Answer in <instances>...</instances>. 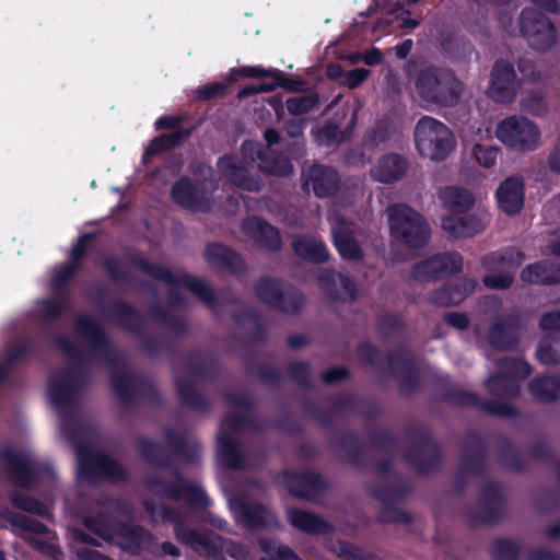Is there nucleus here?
<instances>
[{
    "label": "nucleus",
    "mask_w": 560,
    "mask_h": 560,
    "mask_svg": "<svg viewBox=\"0 0 560 560\" xmlns=\"http://www.w3.org/2000/svg\"><path fill=\"white\" fill-rule=\"evenodd\" d=\"M136 445L149 465L173 470L175 481H167L155 475L144 477V485L152 494L161 499L183 501L191 510H203L209 505V498L203 488L183 476L178 469H173L172 457L163 452L160 443L148 438H140Z\"/></svg>",
    "instance_id": "f257e3e1"
},
{
    "label": "nucleus",
    "mask_w": 560,
    "mask_h": 560,
    "mask_svg": "<svg viewBox=\"0 0 560 560\" xmlns=\"http://www.w3.org/2000/svg\"><path fill=\"white\" fill-rule=\"evenodd\" d=\"M61 430L78 450L80 478L95 480L105 478L117 481H127L129 478L125 466L105 453H93L86 445L88 427L73 417L61 421Z\"/></svg>",
    "instance_id": "f03ea898"
},
{
    "label": "nucleus",
    "mask_w": 560,
    "mask_h": 560,
    "mask_svg": "<svg viewBox=\"0 0 560 560\" xmlns=\"http://www.w3.org/2000/svg\"><path fill=\"white\" fill-rule=\"evenodd\" d=\"M422 63V58L412 56L405 65L407 77L409 79L416 77L415 85L419 96L432 104L456 105L464 89L463 83L447 69L430 66L418 71V67Z\"/></svg>",
    "instance_id": "7ed1b4c3"
},
{
    "label": "nucleus",
    "mask_w": 560,
    "mask_h": 560,
    "mask_svg": "<svg viewBox=\"0 0 560 560\" xmlns=\"http://www.w3.org/2000/svg\"><path fill=\"white\" fill-rule=\"evenodd\" d=\"M128 261L154 280H159L171 285H183L187 288L211 311H215L219 307L217 291L206 280L188 272L176 276L168 268L151 261L142 254H132L128 256Z\"/></svg>",
    "instance_id": "20e7f679"
},
{
    "label": "nucleus",
    "mask_w": 560,
    "mask_h": 560,
    "mask_svg": "<svg viewBox=\"0 0 560 560\" xmlns=\"http://www.w3.org/2000/svg\"><path fill=\"white\" fill-rule=\"evenodd\" d=\"M387 215L390 235L396 242L410 250L427 245L431 229L422 214L405 203H394L387 207Z\"/></svg>",
    "instance_id": "39448f33"
},
{
    "label": "nucleus",
    "mask_w": 560,
    "mask_h": 560,
    "mask_svg": "<svg viewBox=\"0 0 560 560\" xmlns=\"http://www.w3.org/2000/svg\"><path fill=\"white\" fill-rule=\"evenodd\" d=\"M406 438L411 445L402 450V458L412 470L418 475L427 476L441 468L443 463L441 447L427 430L412 425L407 429Z\"/></svg>",
    "instance_id": "423d86ee"
},
{
    "label": "nucleus",
    "mask_w": 560,
    "mask_h": 560,
    "mask_svg": "<svg viewBox=\"0 0 560 560\" xmlns=\"http://www.w3.org/2000/svg\"><path fill=\"white\" fill-rule=\"evenodd\" d=\"M460 459L454 476L455 492L463 494L470 477H482L488 470V445L477 431H468L460 442Z\"/></svg>",
    "instance_id": "0eeeda50"
},
{
    "label": "nucleus",
    "mask_w": 560,
    "mask_h": 560,
    "mask_svg": "<svg viewBox=\"0 0 560 560\" xmlns=\"http://www.w3.org/2000/svg\"><path fill=\"white\" fill-rule=\"evenodd\" d=\"M415 141L419 154L432 161L445 160L456 143L451 129L430 116H423L418 120Z\"/></svg>",
    "instance_id": "6e6552de"
},
{
    "label": "nucleus",
    "mask_w": 560,
    "mask_h": 560,
    "mask_svg": "<svg viewBox=\"0 0 560 560\" xmlns=\"http://www.w3.org/2000/svg\"><path fill=\"white\" fill-rule=\"evenodd\" d=\"M254 291L262 304L288 315L299 314L305 306L303 292L279 278L268 276L259 278Z\"/></svg>",
    "instance_id": "1a4fd4ad"
},
{
    "label": "nucleus",
    "mask_w": 560,
    "mask_h": 560,
    "mask_svg": "<svg viewBox=\"0 0 560 560\" xmlns=\"http://www.w3.org/2000/svg\"><path fill=\"white\" fill-rule=\"evenodd\" d=\"M86 381L88 377L83 371L70 368L49 376L48 398L60 415L75 408L79 393Z\"/></svg>",
    "instance_id": "9d476101"
},
{
    "label": "nucleus",
    "mask_w": 560,
    "mask_h": 560,
    "mask_svg": "<svg viewBox=\"0 0 560 560\" xmlns=\"http://www.w3.org/2000/svg\"><path fill=\"white\" fill-rule=\"evenodd\" d=\"M497 138L508 148L522 152L535 151L540 143V130L528 118L509 116L497 127Z\"/></svg>",
    "instance_id": "9b49d317"
},
{
    "label": "nucleus",
    "mask_w": 560,
    "mask_h": 560,
    "mask_svg": "<svg viewBox=\"0 0 560 560\" xmlns=\"http://www.w3.org/2000/svg\"><path fill=\"white\" fill-rule=\"evenodd\" d=\"M110 383L117 398L125 405H133L138 399L152 406H161L163 402L159 389L152 383L143 377H135L125 370L113 372Z\"/></svg>",
    "instance_id": "f8f14e48"
},
{
    "label": "nucleus",
    "mask_w": 560,
    "mask_h": 560,
    "mask_svg": "<svg viewBox=\"0 0 560 560\" xmlns=\"http://www.w3.org/2000/svg\"><path fill=\"white\" fill-rule=\"evenodd\" d=\"M440 399L453 407L474 408L498 418H514L518 415L517 408L511 402L483 399L475 392L454 387L444 389Z\"/></svg>",
    "instance_id": "ddd939ff"
},
{
    "label": "nucleus",
    "mask_w": 560,
    "mask_h": 560,
    "mask_svg": "<svg viewBox=\"0 0 560 560\" xmlns=\"http://www.w3.org/2000/svg\"><path fill=\"white\" fill-rule=\"evenodd\" d=\"M386 361L402 395L410 396L420 388L418 359L412 350L406 346H398L388 352Z\"/></svg>",
    "instance_id": "4468645a"
},
{
    "label": "nucleus",
    "mask_w": 560,
    "mask_h": 560,
    "mask_svg": "<svg viewBox=\"0 0 560 560\" xmlns=\"http://www.w3.org/2000/svg\"><path fill=\"white\" fill-rule=\"evenodd\" d=\"M0 464L5 469L9 480L16 487L30 489L35 483L38 475L49 467L42 466L27 453H16L10 446L0 451Z\"/></svg>",
    "instance_id": "2eb2a0df"
},
{
    "label": "nucleus",
    "mask_w": 560,
    "mask_h": 560,
    "mask_svg": "<svg viewBox=\"0 0 560 560\" xmlns=\"http://www.w3.org/2000/svg\"><path fill=\"white\" fill-rule=\"evenodd\" d=\"M504 498L500 486L494 481H487L480 487L478 503L467 512L470 526L494 525L503 516Z\"/></svg>",
    "instance_id": "dca6fc26"
},
{
    "label": "nucleus",
    "mask_w": 560,
    "mask_h": 560,
    "mask_svg": "<svg viewBox=\"0 0 560 560\" xmlns=\"http://www.w3.org/2000/svg\"><path fill=\"white\" fill-rule=\"evenodd\" d=\"M75 330L88 342V358L108 365L115 363L110 338L101 324L89 315H81L75 320Z\"/></svg>",
    "instance_id": "f3484780"
},
{
    "label": "nucleus",
    "mask_w": 560,
    "mask_h": 560,
    "mask_svg": "<svg viewBox=\"0 0 560 560\" xmlns=\"http://www.w3.org/2000/svg\"><path fill=\"white\" fill-rule=\"evenodd\" d=\"M464 259L458 252L433 255L413 265L411 278L420 282L436 281L446 275L463 271Z\"/></svg>",
    "instance_id": "a211bd4d"
},
{
    "label": "nucleus",
    "mask_w": 560,
    "mask_h": 560,
    "mask_svg": "<svg viewBox=\"0 0 560 560\" xmlns=\"http://www.w3.org/2000/svg\"><path fill=\"white\" fill-rule=\"evenodd\" d=\"M242 148L246 156L252 161H257L258 168L266 175L287 177L293 172L290 159L282 152L252 141H245Z\"/></svg>",
    "instance_id": "6ab92c4d"
},
{
    "label": "nucleus",
    "mask_w": 560,
    "mask_h": 560,
    "mask_svg": "<svg viewBox=\"0 0 560 560\" xmlns=\"http://www.w3.org/2000/svg\"><path fill=\"white\" fill-rule=\"evenodd\" d=\"M521 82L517 79L514 67L503 59L495 60L490 75L488 96L500 104H509L514 101Z\"/></svg>",
    "instance_id": "aec40b11"
},
{
    "label": "nucleus",
    "mask_w": 560,
    "mask_h": 560,
    "mask_svg": "<svg viewBox=\"0 0 560 560\" xmlns=\"http://www.w3.org/2000/svg\"><path fill=\"white\" fill-rule=\"evenodd\" d=\"M303 189L312 191L317 198H329L335 196L341 184V178L332 166L313 163L302 173Z\"/></svg>",
    "instance_id": "412c9836"
},
{
    "label": "nucleus",
    "mask_w": 560,
    "mask_h": 560,
    "mask_svg": "<svg viewBox=\"0 0 560 560\" xmlns=\"http://www.w3.org/2000/svg\"><path fill=\"white\" fill-rule=\"evenodd\" d=\"M282 478L290 494L300 500L312 501L322 495L327 489L325 479L315 470H285Z\"/></svg>",
    "instance_id": "4be33fe9"
},
{
    "label": "nucleus",
    "mask_w": 560,
    "mask_h": 560,
    "mask_svg": "<svg viewBox=\"0 0 560 560\" xmlns=\"http://www.w3.org/2000/svg\"><path fill=\"white\" fill-rule=\"evenodd\" d=\"M219 171L223 177L232 185L246 191H259L262 186V179L250 174L248 168L232 154H224L217 162Z\"/></svg>",
    "instance_id": "5701e85b"
},
{
    "label": "nucleus",
    "mask_w": 560,
    "mask_h": 560,
    "mask_svg": "<svg viewBox=\"0 0 560 560\" xmlns=\"http://www.w3.org/2000/svg\"><path fill=\"white\" fill-rule=\"evenodd\" d=\"M316 280L326 296L334 301L353 302L358 298L355 281L345 273H336L332 269H322Z\"/></svg>",
    "instance_id": "b1692460"
},
{
    "label": "nucleus",
    "mask_w": 560,
    "mask_h": 560,
    "mask_svg": "<svg viewBox=\"0 0 560 560\" xmlns=\"http://www.w3.org/2000/svg\"><path fill=\"white\" fill-rule=\"evenodd\" d=\"M172 199L182 208L194 212L209 210V200L200 186L188 176L177 179L171 189Z\"/></svg>",
    "instance_id": "393cba45"
},
{
    "label": "nucleus",
    "mask_w": 560,
    "mask_h": 560,
    "mask_svg": "<svg viewBox=\"0 0 560 560\" xmlns=\"http://www.w3.org/2000/svg\"><path fill=\"white\" fill-rule=\"evenodd\" d=\"M521 322L517 315L497 317L488 330V342L495 349L510 350L517 346Z\"/></svg>",
    "instance_id": "a878e982"
},
{
    "label": "nucleus",
    "mask_w": 560,
    "mask_h": 560,
    "mask_svg": "<svg viewBox=\"0 0 560 560\" xmlns=\"http://www.w3.org/2000/svg\"><path fill=\"white\" fill-rule=\"evenodd\" d=\"M498 207L508 215L518 214L525 200V185L520 176L506 177L497 188Z\"/></svg>",
    "instance_id": "bb28decb"
},
{
    "label": "nucleus",
    "mask_w": 560,
    "mask_h": 560,
    "mask_svg": "<svg viewBox=\"0 0 560 560\" xmlns=\"http://www.w3.org/2000/svg\"><path fill=\"white\" fill-rule=\"evenodd\" d=\"M105 313L113 323L129 334L141 335L144 329V316L127 301L114 300Z\"/></svg>",
    "instance_id": "cd10ccee"
},
{
    "label": "nucleus",
    "mask_w": 560,
    "mask_h": 560,
    "mask_svg": "<svg viewBox=\"0 0 560 560\" xmlns=\"http://www.w3.org/2000/svg\"><path fill=\"white\" fill-rule=\"evenodd\" d=\"M105 313L113 323L129 334L141 335L144 329V316L127 301L114 300Z\"/></svg>",
    "instance_id": "c85d7f7f"
},
{
    "label": "nucleus",
    "mask_w": 560,
    "mask_h": 560,
    "mask_svg": "<svg viewBox=\"0 0 560 560\" xmlns=\"http://www.w3.org/2000/svg\"><path fill=\"white\" fill-rule=\"evenodd\" d=\"M203 257L213 269L224 270L232 275L243 273L246 269V264L242 256L221 243L208 244Z\"/></svg>",
    "instance_id": "c756f323"
},
{
    "label": "nucleus",
    "mask_w": 560,
    "mask_h": 560,
    "mask_svg": "<svg viewBox=\"0 0 560 560\" xmlns=\"http://www.w3.org/2000/svg\"><path fill=\"white\" fill-rule=\"evenodd\" d=\"M476 282L472 279L459 278L444 283L430 295V303L439 307L459 305L474 292Z\"/></svg>",
    "instance_id": "7c9ffc66"
},
{
    "label": "nucleus",
    "mask_w": 560,
    "mask_h": 560,
    "mask_svg": "<svg viewBox=\"0 0 560 560\" xmlns=\"http://www.w3.org/2000/svg\"><path fill=\"white\" fill-rule=\"evenodd\" d=\"M177 540L194 551L218 558L223 550L222 538L211 530L198 532L187 527L183 534L177 533Z\"/></svg>",
    "instance_id": "2f4dec72"
},
{
    "label": "nucleus",
    "mask_w": 560,
    "mask_h": 560,
    "mask_svg": "<svg viewBox=\"0 0 560 560\" xmlns=\"http://www.w3.org/2000/svg\"><path fill=\"white\" fill-rule=\"evenodd\" d=\"M409 167L407 159L398 153L382 155L376 164L370 170L373 180L382 184H393L400 180Z\"/></svg>",
    "instance_id": "473e14b6"
},
{
    "label": "nucleus",
    "mask_w": 560,
    "mask_h": 560,
    "mask_svg": "<svg viewBox=\"0 0 560 560\" xmlns=\"http://www.w3.org/2000/svg\"><path fill=\"white\" fill-rule=\"evenodd\" d=\"M244 230L255 240L259 247L277 253L282 248L280 231L258 217H252L244 222Z\"/></svg>",
    "instance_id": "72a5a7b5"
},
{
    "label": "nucleus",
    "mask_w": 560,
    "mask_h": 560,
    "mask_svg": "<svg viewBox=\"0 0 560 560\" xmlns=\"http://www.w3.org/2000/svg\"><path fill=\"white\" fill-rule=\"evenodd\" d=\"M442 229L454 238H468L485 230V224L475 214L450 213L442 218Z\"/></svg>",
    "instance_id": "f704fd0d"
},
{
    "label": "nucleus",
    "mask_w": 560,
    "mask_h": 560,
    "mask_svg": "<svg viewBox=\"0 0 560 560\" xmlns=\"http://www.w3.org/2000/svg\"><path fill=\"white\" fill-rule=\"evenodd\" d=\"M288 521L295 529L310 535H326L334 526L324 517L298 508L288 510Z\"/></svg>",
    "instance_id": "c9c22d12"
},
{
    "label": "nucleus",
    "mask_w": 560,
    "mask_h": 560,
    "mask_svg": "<svg viewBox=\"0 0 560 560\" xmlns=\"http://www.w3.org/2000/svg\"><path fill=\"white\" fill-rule=\"evenodd\" d=\"M291 247L300 259L307 262L324 264L330 258V253L322 238L295 235L291 241Z\"/></svg>",
    "instance_id": "e433bc0d"
},
{
    "label": "nucleus",
    "mask_w": 560,
    "mask_h": 560,
    "mask_svg": "<svg viewBox=\"0 0 560 560\" xmlns=\"http://www.w3.org/2000/svg\"><path fill=\"white\" fill-rule=\"evenodd\" d=\"M218 458L221 465L231 470H244L246 459L241 443L231 432H221L218 435Z\"/></svg>",
    "instance_id": "4c0bfd02"
},
{
    "label": "nucleus",
    "mask_w": 560,
    "mask_h": 560,
    "mask_svg": "<svg viewBox=\"0 0 560 560\" xmlns=\"http://www.w3.org/2000/svg\"><path fill=\"white\" fill-rule=\"evenodd\" d=\"M521 279L529 284H558L560 283V262L540 260L529 264L521 271Z\"/></svg>",
    "instance_id": "58836bf2"
},
{
    "label": "nucleus",
    "mask_w": 560,
    "mask_h": 560,
    "mask_svg": "<svg viewBox=\"0 0 560 560\" xmlns=\"http://www.w3.org/2000/svg\"><path fill=\"white\" fill-rule=\"evenodd\" d=\"M332 244L342 259L360 261L363 250L351 229L339 224L331 229Z\"/></svg>",
    "instance_id": "ea45409f"
},
{
    "label": "nucleus",
    "mask_w": 560,
    "mask_h": 560,
    "mask_svg": "<svg viewBox=\"0 0 560 560\" xmlns=\"http://www.w3.org/2000/svg\"><path fill=\"white\" fill-rule=\"evenodd\" d=\"M237 522L249 530H264L269 525L270 512L260 503L241 501L237 508Z\"/></svg>",
    "instance_id": "a19ab883"
},
{
    "label": "nucleus",
    "mask_w": 560,
    "mask_h": 560,
    "mask_svg": "<svg viewBox=\"0 0 560 560\" xmlns=\"http://www.w3.org/2000/svg\"><path fill=\"white\" fill-rule=\"evenodd\" d=\"M195 131V126L187 127L186 129H177L172 132L161 133L153 138L144 151V156H155L163 154L174 148L182 145L187 139L191 137Z\"/></svg>",
    "instance_id": "79ce46f5"
},
{
    "label": "nucleus",
    "mask_w": 560,
    "mask_h": 560,
    "mask_svg": "<svg viewBox=\"0 0 560 560\" xmlns=\"http://www.w3.org/2000/svg\"><path fill=\"white\" fill-rule=\"evenodd\" d=\"M527 388L535 400L553 402L560 395V372L552 375H536Z\"/></svg>",
    "instance_id": "37998d69"
},
{
    "label": "nucleus",
    "mask_w": 560,
    "mask_h": 560,
    "mask_svg": "<svg viewBox=\"0 0 560 560\" xmlns=\"http://www.w3.org/2000/svg\"><path fill=\"white\" fill-rule=\"evenodd\" d=\"M115 538L121 539L124 548L138 552L153 536L150 530L141 525L129 524L118 520L115 528Z\"/></svg>",
    "instance_id": "c03bdc74"
},
{
    "label": "nucleus",
    "mask_w": 560,
    "mask_h": 560,
    "mask_svg": "<svg viewBox=\"0 0 560 560\" xmlns=\"http://www.w3.org/2000/svg\"><path fill=\"white\" fill-rule=\"evenodd\" d=\"M525 253L515 247L508 246L486 255L481 264L487 270H497L502 267L517 269L525 260Z\"/></svg>",
    "instance_id": "a18cd8bd"
},
{
    "label": "nucleus",
    "mask_w": 560,
    "mask_h": 560,
    "mask_svg": "<svg viewBox=\"0 0 560 560\" xmlns=\"http://www.w3.org/2000/svg\"><path fill=\"white\" fill-rule=\"evenodd\" d=\"M143 508L152 520H161L163 522L173 524L174 535L176 539L177 533L183 534V532H185L186 528L188 527L185 523V517L180 513V511L168 504L156 503L152 500H145L143 502Z\"/></svg>",
    "instance_id": "49530a36"
},
{
    "label": "nucleus",
    "mask_w": 560,
    "mask_h": 560,
    "mask_svg": "<svg viewBox=\"0 0 560 560\" xmlns=\"http://www.w3.org/2000/svg\"><path fill=\"white\" fill-rule=\"evenodd\" d=\"M175 387L183 406L198 411H208L210 409L209 398L197 388L194 382L175 377Z\"/></svg>",
    "instance_id": "de8ad7c7"
},
{
    "label": "nucleus",
    "mask_w": 560,
    "mask_h": 560,
    "mask_svg": "<svg viewBox=\"0 0 560 560\" xmlns=\"http://www.w3.org/2000/svg\"><path fill=\"white\" fill-rule=\"evenodd\" d=\"M357 112L354 110L351 118L343 130L338 125L327 122L319 127L316 131V139L319 144L330 147L334 144H341L352 137L353 129L357 125Z\"/></svg>",
    "instance_id": "09e8293b"
},
{
    "label": "nucleus",
    "mask_w": 560,
    "mask_h": 560,
    "mask_svg": "<svg viewBox=\"0 0 560 560\" xmlns=\"http://www.w3.org/2000/svg\"><path fill=\"white\" fill-rule=\"evenodd\" d=\"M184 362L188 371L197 377H210L215 370V360L200 348L190 349L185 354Z\"/></svg>",
    "instance_id": "8fccbe9b"
},
{
    "label": "nucleus",
    "mask_w": 560,
    "mask_h": 560,
    "mask_svg": "<svg viewBox=\"0 0 560 560\" xmlns=\"http://www.w3.org/2000/svg\"><path fill=\"white\" fill-rule=\"evenodd\" d=\"M118 520L110 514L100 511L83 518V525L104 540L110 541L115 538V528Z\"/></svg>",
    "instance_id": "3c124183"
},
{
    "label": "nucleus",
    "mask_w": 560,
    "mask_h": 560,
    "mask_svg": "<svg viewBox=\"0 0 560 560\" xmlns=\"http://www.w3.org/2000/svg\"><path fill=\"white\" fill-rule=\"evenodd\" d=\"M485 386L490 395L499 398H515L521 394L518 382L501 371L488 377Z\"/></svg>",
    "instance_id": "603ef678"
},
{
    "label": "nucleus",
    "mask_w": 560,
    "mask_h": 560,
    "mask_svg": "<svg viewBox=\"0 0 560 560\" xmlns=\"http://www.w3.org/2000/svg\"><path fill=\"white\" fill-rule=\"evenodd\" d=\"M498 452L500 464L503 467L515 472H523L527 469L526 459L508 438L499 439Z\"/></svg>",
    "instance_id": "864d4df0"
},
{
    "label": "nucleus",
    "mask_w": 560,
    "mask_h": 560,
    "mask_svg": "<svg viewBox=\"0 0 560 560\" xmlns=\"http://www.w3.org/2000/svg\"><path fill=\"white\" fill-rule=\"evenodd\" d=\"M337 439L340 448L347 453L348 463L354 468H362L365 463V452L357 433L345 431Z\"/></svg>",
    "instance_id": "5fc2aeb1"
},
{
    "label": "nucleus",
    "mask_w": 560,
    "mask_h": 560,
    "mask_svg": "<svg viewBox=\"0 0 560 560\" xmlns=\"http://www.w3.org/2000/svg\"><path fill=\"white\" fill-rule=\"evenodd\" d=\"M442 198L452 213L467 212L475 203L472 194L463 187H447Z\"/></svg>",
    "instance_id": "6e6d98bb"
},
{
    "label": "nucleus",
    "mask_w": 560,
    "mask_h": 560,
    "mask_svg": "<svg viewBox=\"0 0 560 560\" xmlns=\"http://www.w3.org/2000/svg\"><path fill=\"white\" fill-rule=\"evenodd\" d=\"M164 439L170 447L171 453L176 458L183 459L185 462H194L196 457V451L187 443L186 438L182 433L176 432L172 428H167L164 431Z\"/></svg>",
    "instance_id": "4d7b16f0"
},
{
    "label": "nucleus",
    "mask_w": 560,
    "mask_h": 560,
    "mask_svg": "<svg viewBox=\"0 0 560 560\" xmlns=\"http://www.w3.org/2000/svg\"><path fill=\"white\" fill-rule=\"evenodd\" d=\"M440 45L448 57L467 61L475 52V48L467 37H441Z\"/></svg>",
    "instance_id": "13d9d810"
},
{
    "label": "nucleus",
    "mask_w": 560,
    "mask_h": 560,
    "mask_svg": "<svg viewBox=\"0 0 560 560\" xmlns=\"http://www.w3.org/2000/svg\"><path fill=\"white\" fill-rule=\"evenodd\" d=\"M418 20L412 19L409 12L400 10L397 14L389 12L388 15L380 20L371 31H383L386 28V26H390L389 33L396 32L397 28H401L404 31H412L418 25Z\"/></svg>",
    "instance_id": "bf43d9fd"
},
{
    "label": "nucleus",
    "mask_w": 560,
    "mask_h": 560,
    "mask_svg": "<svg viewBox=\"0 0 560 560\" xmlns=\"http://www.w3.org/2000/svg\"><path fill=\"white\" fill-rule=\"evenodd\" d=\"M520 22L523 35H541L549 26L546 18L535 9H524Z\"/></svg>",
    "instance_id": "052dcab7"
},
{
    "label": "nucleus",
    "mask_w": 560,
    "mask_h": 560,
    "mask_svg": "<svg viewBox=\"0 0 560 560\" xmlns=\"http://www.w3.org/2000/svg\"><path fill=\"white\" fill-rule=\"evenodd\" d=\"M406 328L404 318L396 313L382 315L376 324L377 334L382 339H388L402 335Z\"/></svg>",
    "instance_id": "680f3d73"
},
{
    "label": "nucleus",
    "mask_w": 560,
    "mask_h": 560,
    "mask_svg": "<svg viewBox=\"0 0 560 560\" xmlns=\"http://www.w3.org/2000/svg\"><path fill=\"white\" fill-rule=\"evenodd\" d=\"M290 380L305 389H313L311 363L306 361H292L285 366Z\"/></svg>",
    "instance_id": "e2e57ef3"
},
{
    "label": "nucleus",
    "mask_w": 560,
    "mask_h": 560,
    "mask_svg": "<svg viewBox=\"0 0 560 560\" xmlns=\"http://www.w3.org/2000/svg\"><path fill=\"white\" fill-rule=\"evenodd\" d=\"M245 373L249 377L257 376L260 382L276 387L280 386L282 383L280 372L276 368L265 363L255 362L253 364H246Z\"/></svg>",
    "instance_id": "0e129e2a"
},
{
    "label": "nucleus",
    "mask_w": 560,
    "mask_h": 560,
    "mask_svg": "<svg viewBox=\"0 0 560 560\" xmlns=\"http://www.w3.org/2000/svg\"><path fill=\"white\" fill-rule=\"evenodd\" d=\"M498 370L516 382L526 378L532 373L528 362L518 358H504L498 362Z\"/></svg>",
    "instance_id": "69168bd1"
},
{
    "label": "nucleus",
    "mask_w": 560,
    "mask_h": 560,
    "mask_svg": "<svg viewBox=\"0 0 560 560\" xmlns=\"http://www.w3.org/2000/svg\"><path fill=\"white\" fill-rule=\"evenodd\" d=\"M103 266L113 281L127 284L133 282V276L122 259L116 256H108L103 260Z\"/></svg>",
    "instance_id": "338daca9"
},
{
    "label": "nucleus",
    "mask_w": 560,
    "mask_h": 560,
    "mask_svg": "<svg viewBox=\"0 0 560 560\" xmlns=\"http://www.w3.org/2000/svg\"><path fill=\"white\" fill-rule=\"evenodd\" d=\"M490 553L493 560H518L520 547L512 539L499 538L494 540Z\"/></svg>",
    "instance_id": "774afa93"
}]
</instances>
